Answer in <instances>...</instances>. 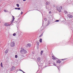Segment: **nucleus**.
<instances>
[{"label": "nucleus", "instance_id": "1", "mask_svg": "<svg viewBox=\"0 0 73 73\" xmlns=\"http://www.w3.org/2000/svg\"><path fill=\"white\" fill-rule=\"evenodd\" d=\"M20 52L21 54H26V53H27V50H25L24 49L21 50L20 51Z\"/></svg>", "mask_w": 73, "mask_h": 73}, {"label": "nucleus", "instance_id": "2", "mask_svg": "<svg viewBox=\"0 0 73 73\" xmlns=\"http://www.w3.org/2000/svg\"><path fill=\"white\" fill-rule=\"evenodd\" d=\"M56 59H58V60H62V61H61V65H63L64 64V62H65V60H66V59H58L57 58H56Z\"/></svg>", "mask_w": 73, "mask_h": 73}, {"label": "nucleus", "instance_id": "3", "mask_svg": "<svg viewBox=\"0 0 73 73\" xmlns=\"http://www.w3.org/2000/svg\"><path fill=\"white\" fill-rule=\"evenodd\" d=\"M10 45L11 47H14L15 46V42H11Z\"/></svg>", "mask_w": 73, "mask_h": 73}, {"label": "nucleus", "instance_id": "4", "mask_svg": "<svg viewBox=\"0 0 73 73\" xmlns=\"http://www.w3.org/2000/svg\"><path fill=\"white\" fill-rule=\"evenodd\" d=\"M31 44H30V43L27 44L26 45V47L27 48V47H31Z\"/></svg>", "mask_w": 73, "mask_h": 73}, {"label": "nucleus", "instance_id": "5", "mask_svg": "<svg viewBox=\"0 0 73 73\" xmlns=\"http://www.w3.org/2000/svg\"><path fill=\"white\" fill-rule=\"evenodd\" d=\"M13 18H12L11 21V23H13V21L15 20V17L13 16H12Z\"/></svg>", "mask_w": 73, "mask_h": 73}, {"label": "nucleus", "instance_id": "6", "mask_svg": "<svg viewBox=\"0 0 73 73\" xmlns=\"http://www.w3.org/2000/svg\"><path fill=\"white\" fill-rule=\"evenodd\" d=\"M56 63H59V64H60L61 62V61L59 60H56Z\"/></svg>", "mask_w": 73, "mask_h": 73}, {"label": "nucleus", "instance_id": "7", "mask_svg": "<svg viewBox=\"0 0 73 73\" xmlns=\"http://www.w3.org/2000/svg\"><path fill=\"white\" fill-rule=\"evenodd\" d=\"M15 69V67H14V66H13L11 68V70L12 71H13Z\"/></svg>", "mask_w": 73, "mask_h": 73}, {"label": "nucleus", "instance_id": "8", "mask_svg": "<svg viewBox=\"0 0 73 73\" xmlns=\"http://www.w3.org/2000/svg\"><path fill=\"white\" fill-rule=\"evenodd\" d=\"M5 26L7 27V26H10L11 25L9 24L8 23H5Z\"/></svg>", "mask_w": 73, "mask_h": 73}, {"label": "nucleus", "instance_id": "9", "mask_svg": "<svg viewBox=\"0 0 73 73\" xmlns=\"http://www.w3.org/2000/svg\"><path fill=\"white\" fill-rule=\"evenodd\" d=\"M52 65H54V66H56V63H54V62H52Z\"/></svg>", "mask_w": 73, "mask_h": 73}, {"label": "nucleus", "instance_id": "10", "mask_svg": "<svg viewBox=\"0 0 73 73\" xmlns=\"http://www.w3.org/2000/svg\"><path fill=\"white\" fill-rule=\"evenodd\" d=\"M41 59V58L40 57H38L37 58V61L38 62H39L40 61V60Z\"/></svg>", "mask_w": 73, "mask_h": 73}, {"label": "nucleus", "instance_id": "11", "mask_svg": "<svg viewBox=\"0 0 73 73\" xmlns=\"http://www.w3.org/2000/svg\"><path fill=\"white\" fill-rule=\"evenodd\" d=\"M8 51H9V50L8 49H7L5 51V53H7L8 52Z\"/></svg>", "mask_w": 73, "mask_h": 73}, {"label": "nucleus", "instance_id": "12", "mask_svg": "<svg viewBox=\"0 0 73 73\" xmlns=\"http://www.w3.org/2000/svg\"><path fill=\"white\" fill-rule=\"evenodd\" d=\"M49 3L48 1L46 2V5H49Z\"/></svg>", "mask_w": 73, "mask_h": 73}, {"label": "nucleus", "instance_id": "13", "mask_svg": "<svg viewBox=\"0 0 73 73\" xmlns=\"http://www.w3.org/2000/svg\"><path fill=\"white\" fill-rule=\"evenodd\" d=\"M40 64H43V61H40Z\"/></svg>", "mask_w": 73, "mask_h": 73}, {"label": "nucleus", "instance_id": "14", "mask_svg": "<svg viewBox=\"0 0 73 73\" xmlns=\"http://www.w3.org/2000/svg\"><path fill=\"white\" fill-rule=\"evenodd\" d=\"M43 50H42L40 52V54L41 55H42V53H43Z\"/></svg>", "mask_w": 73, "mask_h": 73}, {"label": "nucleus", "instance_id": "15", "mask_svg": "<svg viewBox=\"0 0 73 73\" xmlns=\"http://www.w3.org/2000/svg\"><path fill=\"white\" fill-rule=\"evenodd\" d=\"M52 62H50V63L48 64H49L50 65V64H51V65H53V64H52Z\"/></svg>", "mask_w": 73, "mask_h": 73}, {"label": "nucleus", "instance_id": "16", "mask_svg": "<svg viewBox=\"0 0 73 73\" xmlns=\"http://www.w3.org/2000/svg\"><path fill=\"white\" fill-rule=\"evenodd\" d=\"M42 38H40L39 40V42H42Z\"/></svg>", "mask_w": 73, "mask_h": 73}, {"label": "nucleus", "instance_id": "17", "mask_svg": "<svg viewBox=\"0 0 73 73\" xmlns=\"http://www.w3.org/2000/svg\"><path fill=\"white\" fill-rule=\"evenodd\" d=\"M58 11H59V12H61V10L60 8H59L58 9Z\"/></svg>", "mask_w": 73, "mask_h": 73}, {"label": "nucleus", "instance_id": "18", "mask_svg": "<svg viewBox=\"0 0 73 73\" xmlns=\"http://www.w3.org/2000/svg\"><path fill=\"white\" fill-rule=\"evenodd\" d=\"M1 67H2V68H3V63H2V62H1Z\"/></svg>", "mask_w": 73, "mask_h": 73}, {"label": "nucleus", "instance_id": "19", "mask_svg": "<svg viewBox=\"0 0 73 73\" xmlns=\"http://www.w3.org/2000/svg\"><path fill=\"white\" fill-rule=\"evenodd\" d=\"M46 9H49L48 7L47 6H46Z\"/></svg>", "mask_w": 73, "mask_h": 73}, {"label": "nucleus", "instance_id": "20", "mask_svg": "<svg viewBox=\"0 0 73 73\" xmlns=\"http://www.w3.org/2000/svg\"><path fill=\"white\" fill-rule=\"evenodd\" d=\"M57 67L58 69L59 70H60V66H57Z\"/></svg>", "mask_w": 73, "mask_h": 73}, {"label": "nucleus", "instance_id": "21", "mask_svg": "<svg viewBox=\"0 0 73 73\" xmlns=\"http://www.w3.org/2000/svg\"><path fill=\"white\" fill-rule=\"evenodd\" d=\"M36 43H37V45H39V44H40V42H36Z\"/></svg>", "mask_w": 73, "mask_h": 73}, {"label": "nucleus", "instance_id": "22", "mask_svg": "<svg viewBox=\"0 0 73 73\" xmlns=\"http://www.w3.org/2000/svg\"><path fill=\"white\" fill-rule=\"evenodd\" d=\"M16 5L17 6V7H19V4H17Z\"/></svg>", "mask_w": 73, "mask_h": 73}, {"label": "nucleus", "instance_id": "23", "mask_svg": "<svg viewBox=\"0 0 73 73\" xmlns=\"http://www.w3.org/2000/svg\"><path fill=\"white\" fill-rule=\"evenodd\" d=\"M16 33H13V36H16Z\"/></svg>", "mask_w": 73, "mask_h": 73}, {"label": "nucleus", "instance_id": "24", "mask_svg": "<svg viewBox=\"0 0 73 73\" xmlns=\"http://www.w3.org/2000/svg\"><path fill=\"white\" fill-rule=\"evenodd\" d=\"M18 57V56H17V55H16L15 56V58H17V57Z\"/></svg>", "mask_w": 73, "mask_h": 73}, {"label": "nucleus", "instance_id": "25", "mask_svg": "<svg viewBox=\"0 0 73 73\" xmlns=\"http://www.w3.org/2000/svg\"><path fill=\"white\" fill-rule=\"evenodd\" d=\"M73 17V16H72V15H70V16L69 17V18H72Z\"/></svg>", "mask_w": 73, "mask_h": 73}, {"label": "nucleus", "instance_id": "26", "mask_svg": "<svg viewBox=\"0 0 73 73\" xmlns=\"http://www.w3.org/2000/svg\"><path fill=\"white\" fill-rule=\"evenodd\" d=\"M37 49H38V48H39V45H37Z\"/></svg>", "mask_w": 73, "mask_h": 73}, {"label": "nucleus", "instance_id": "27", "mask_svg": "<svg viewBox=\"0 0 73 73\" xmlns=\"http://www.w3.org/2000/svg\"><path fill=\"white\" fill-rule=\"evenodd\" d=\"M52 59H53V60H54V57L53 56H52Z\"/></svg>", "mask_w": 73, "mask_h": 73}, {"label": "nucleus", "instance_id": "28", "mask_svg": "<svg viewBox=\"0 0 73 73\" xmlns=\"http://www.w3.org/2000/svg\"><path fill=\"white\" fill-rule=\"evenodd\" d=\"M58 21H59V20H57L55 21V22H58Z\"/></svg>", "mask_w": 73, "mask_h": 73}, {"label": "nucleus", "instance_id": "29", "mask_svg": "<svg viewBox=\"0 0 73 73\" xmlns=\"http://www.w3.org/2000/svg\"><path fill=\"white\" fill-rule=\"evenodd\" d=\"M4 12H7L8 11H7L6 10H4Z\"/></svg>", "mask_w": 73, "mask_h": 73}, {"label": "nucleus", "instance_id": "30", "mask_svg": "<svg viewBox=\"0 0 73 73\" xmlns=\"http://www.w3.org/2000/svg\"><path fill=\"white\" fill-rule=\"evenodd\" d=\"M64 12L65 14H67V13H68L67 12V11H65Z\"/></svg>", "mask_w": 73, "mask_h": 73}, {"label": "nucleus", "instance_id": "31", "mask_svg": "<svg viewBox=\"0 0 73 73\" xmlns=\"http://www.w3.org/2000/svg\"><path fill=\"white\" fill-rule=\"evenodd\" d=\"M43 34L42 33L39 36V37H41L42 36Z\"/></svg>", "mask_w": 73, "mask_h": 73}, {"label": "nucleus", "instance_id": "32", "mask_svg": "<svg viewBox=\"0 0 73 73\" xmlns=\"http://www.w3.org/2000/svg\"><path fill=\"white\" fill-rule=\"evenodd\" d=\"M44 20L45 21H47V19L46 18H44Z\"/></svg>", "mask_w": 73, "mask_h": 73}, {"label": "nucleus", "instance_id": "33", "mask_svg": "<svg viewBox=\"0 0 73 73\" xmlns=\"http://www.w3.org/2000/svg\"><path fill=\"white\" fill-rule=\"evenodd\" d=\"M20 71H21V72H23V70L20 69H18Z\"/></svg>", "mask_w": 73, "mask_h": 73}, {"label": "nucleus", "instance_id": "34", "mask_svg": "<svg viewBox=\"0 0 73 73\" xmlns=\"http://www.w3.org/2000/svg\"><path fill=\"white\" fill-rule=\"evenodd\" d=\"M17 9H18V10H20V7L18 8Z\"/></svg>", "mask_w": 73, "mask_h": 73}, {"label": "nucleus", "instance_id": "35", "mask_svg": "<svg viewBox=\"0 0 73 73\" xmlns=\"http://www.w3.org/2000/svg\"><path fill=\"white\" fill-rule=\"evenodd\" d=\"M16 35H17V34H19V32H17L16 33Z\"/></svg>", "mask_w": 73, "mask_h": 73}, {"label": "nucleus", "instance_id": "36", "mask_svg": "<svg viewBox=\"0 0 73 73\" xmlns=\"http://www.w3.org/2000/svg\"><path fill=\"white\" fill-rule=\"evenodd\" d=\"M23 12L21 11V15H22L23 14Z\"/></svg>", "mask_w": 73, "mask_h": 73}, {"label": "nucleus", "instance_id": "37", "mask_svg": "<svg viewBox=\"0 0 73 73\" xmlns=\"http://www.w3.org/2000/svg\"><path fill=\"white\" fill-rule=\"evenodd\" d=\"M68 16L69 17L70 16V14L68 15Z\"/></svg>", "mask_w": 73, "mask_h": 73}, {"label": "nucleus", "instance_id": "38", "mask_svg": "<svg viewBox=\"0 0 73 73\" xmlns=\"http://www.w3.org/2000/svg\"><path fill=\"white\" fill-rule=\"evenodd\" d=\"M15 9H17L18 8L15 7Z\"/></svg>", "mask_w": 73, "mask_h": 73}, {"label": "nucleus", "instance_id": "39", "mask_svg": "<svg viewBox=\"0 0 73 73\" xmlns=\"http://www.w3.org/2000/svg\"><path fill=\"white\" fill-rule=\"evenodd\" d=\"M54 60H56V58H54Z\"/></svg>", "mask_w": 73, "mask_h": 73}, {"label": "nucleus", "instance_id": "40", "mask_svg": "<svg viewBox=\"0 0 73 73\" xmlns=\"http://www.w3.org/2000/svg\"><path fill=\"white\" fill-rule=\"evenodd\" d=\"M60 7L61 9H62V6H60Z\"/></svg>", "mask_w": 73, "mask_h": 73}, {"label": "nucleus", "instance_id": "41", "mask_svg": "<svg viewBox=\"0 0 73 73\" xmlns=\"http://www.w3.org/2000/svg\"><path fill=\"white\" fill-rule=\"evenodd\" d=\"M22 72H23V73H25V72H24L23 71H22Z\"/></svg>", "mask_w": 73, "mask_h": 73}, {"label": "nucleus", "instance_id": "42", "mask_svg": "<svg viewBox=\"0 0 73 73\" xmlns=\"http://www.w3.org/2000/svg\"><path fill=\"white\" fill-rule=\"evenodd\" d=\"M48 24H49L50 23H49V21H48Z\"/></svg>", "mask_w": 73, "mask_h": 73}, {"label": "nucleus", "instance_id": "43", "mask_svg": "<svg viewBox=\"0 0 73 73\" xmlns=\"http://www.w3.org/2000/svg\"><path fill=\"white\" fill-rule=\"evenodd\" d=\"M51 13V11H50L49 12V13Z\"/></svg>", "mask_w": 73, "mask_h": 73}, {"label": "nucleus", "instance_id": "44", "mask_svg": "<svg viewBox=\"0 0 73 73\" xmlns=\"http://www.w3.org/2000/svg\"><path fill=\"white\" fill-rule=\"evenodd\" d=\"M23 1H26V0H23Z\"/></svg>", "mask_w": 73, "mask_h": 73}, {"label": "nucleus", "instance_id": "45", "mask_svg": "<svg viewBox=\"0 0 73 73\" xmlns=\"http://www.w3.org/2000/svg\"><path fill=\"white\" fill-rule=\"evenodd\" d=\"M19 70H17L16 72H17V71H19Z\"/></svg>", "mask_w": 73, "mask_h": 73}, {"label": "nucleus", "instance_id": "46", "mask_svg": "<svg viewBox=\"0 0 73 73\" xmlns=\"http://www.w3.org/2000/svg\"><path fill=\"white\" fill-rule=\"evenodd\" d=\"M31 11V10H29V11H28V12H29V11Z\"/></svg>", "mask_w": 73, "mask_h": 73}]
</instances>
